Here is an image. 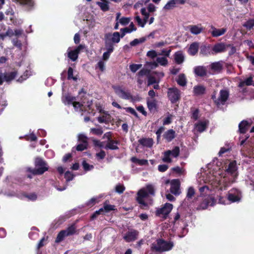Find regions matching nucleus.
Listing matches in <instances>:
<instances>
[{
  "label": "nucleus",
  "mask_w": 254,
  "mask_h": 254,
  "mask_svg": "<svg viewBox=\"0 0 254 254\" xmlns=\"http://www.w3.org/2000/svg\"><path fill=\"white\" fill-rule=\"evenodd\" d=\"M173 205L169 203H166L164 205L156 211V215L160 217L166 218L171 211Z\"/></svg>",
  "instance_id": "8"
},
{
  "label": "nucleus",
  "mask_w": 254,
  "mask_h": 254,
  "mask_svg": "<svg viewBox=\"0 0 254 254\" xmlns=\"http://www.w3.org/2000/svg\"><path fill=\"white\" fill-rule=\"evenodd\" d=\"M136 28H135L134 24L131 22L128 27L121 29V32H122L121 37H123L126 33H131L133 31H136Z\"/></svg>",
  "instance_id": "27"
},
{
  "label": "nucleus",
  "mask_w": 254,
  "mask_h": 254,
  "mask_svg": "<svg viewBox=\"0 0 254 254\" xmlns=\"http://www.w3.org/2000/svg\"><path fill=\"white\" fill-rule=\"evenodd\" d=\"M195 73L198 76H203L206 74V70L203 66H197L194 68Z\"/></svg>",
  "instance_id": "38"
},
{
  "label": "nucleus",
  "mask_w": 254,
  "mask_h": 254,
  "mask_svg": "<svg viewBox=\"0 0 254 254\" xmlns=\"http://www.w3.org/2000/svg\"><path fill=\"white\" fill-rule=\"evenodd\" d=\"M146 10L149 14V13L154 12L156 10V7L153 4L150 3L147 6Z\"/></svg>",
  "instance_id": "52"
},
{
  "label": "nucleus",
  "mask_w": 254,
  "mask_h": 254,
  "mask_svg": "<svg viewBox=\"0 0 254 254\" xmlns=\"http://www.w3.org/2000/svg\"><path fill=\"white\" fill-rule=\"evenodd\" d=\"M82 165L85 171H89L93 168V165L88 164L87 162H86L84 161H83L82 162Z\"/></svg>",
  "instance_id": "56"
},
{
  "label": "nucleus",
  "mask_w": 254,
  "mask_h": 254,
  "mask_svg": "<svg viewBox=\"0 0 254 254\" xmlns=\"http://www.w3.org/2000/svg\"><path fill=\"white\" fill-rule=\"evenodd\" d=\"M215 171L213 172L212 173V174H211L210 175L207 177L206 179L204 180V179H202V181H204V183H206L207 182L210 183L211 185L214 186L215 187H219L220 189H222V186L221 184H220V183H218V180L219 179H217V181H216V179L215 177Z\"/></svg>",
  "instance_id": "17"
},
{
  "label": "nucleus",
  "mask_w": 254,
  "mask_h": 254,
  "mask_svg": "<svg viewBox=\"0 0 254 254\" xmlns=\"http://www.w3.org/2000/svg\"><path fill=\"white\" fill-rule=\"evenodd\" d=\"M106 148L111 149H116L117 148V143L113 141H110L107 144Z\"/></svg>",
  "instance_id": "53"
},
{
  "label": "nucleus",
  "mask_w": 254,
  "mask_h": 254,
  "mask_svg": "<svg viewBox=\"0 0 254 254\" xmlns=\"http://www.w3.org/2000/svg\"><path fill=\"white\" fill-rule=\"evenodd\" d=\"M113 88L114 90L115 93L120 97L123 99H129L130 97V95L128 93H127L124 91L120 86H113Z\"/></svg>",
  "instance_id": "20"
},
{
  "label": "nucleus",
  "mask_w": 254,
  "mask_h": 254,
  "mask_svg": "<svg viewBox=\"0 0 254 254\" xmlns=\"http://www.w3.org/2000/svg\"><path fill=\"white\" fill-rule=\"evenodd\" d=\"M155 192L154 187L152 185H147L145 188L141 189L137 193V200L142 205V207H145L147 204L145 202V199L147 198L149 194L154 195Z\"/></svg>",
  "instance_id": "2"
},
{
  "label": "nucleus",
  "mask_w": 254,
  "mask_h": 254,
  "mask_svg": "<svg viewBox=\"0 0 254 254\" xmlns=\"http://www.w3.org/2000/svg\"><path fill=\"white\" fill-rule=\"evenodd\" d=\"M158 54L156 52V51L154 50L149 51L147 53V56L152 59L156 57Z\"/></svg>",
  "instance_id": "59"
},
{
  "label": "nucleus",
  "mask_w": 254,
  "mask_h": 254,
  "mask_svg": "<svg viewBox=\"0 0 254 254\" xmlns=\"http://www.w3.org/2000/svg\"><path fill=\"white\" fill-rule=\"evenodd\" d=\"M107 38L113 43H118L120 41V34L119 32H114L112 34H108L107 36Z\"/></svg>",
  "instance_id": "29"
},
{
  "label": "nucleus",
  "mask_w": 254,
  "mask_h": 254,
  "mask_svg": "<svg viewBox=\"0 0 254 254\" xmlns=\"http://www.w3.org/2000/svg\"><path fill=\"white\" fill-rule=\"evenodd\" d=\"M164 136L168 141H170L175 138V131L173 129H169L165 132Z\"/></svg>",
  "instance_id": "36"
},
{
  "label": "nucleus",
  "mask_w": 254,
  "mask_h": 254,
  "mask_svg": "<svg viewBox=\"0 0 254 254\" xmlns=\"http://www.w3.org/2000/svg\"><path fill=\"white\" fill-rule=\"evenodd\" d=\"M73 106L74 107V109L78 111V109H79L80 111H83V109H85V107L86 106H87V107L89 108V109H90V106L92 105V102L91 101L90 103H88L87 105H81L79 102L74 101L72 104Z\"/></svg>",
  "instance_id": "32"
},
{
  "label": "nucleus",
  "mask_w": 254,
  "mask_h": 254,
  "mask_svg": "<svg viewBox=\"0 0 254 254\" xmlns=\"http://www.w3.org/2000/svg\"><path fill=\"white\" fill-rule=\"evenodd\" d=\"M198 47L199 44L198 43H193L190 45L188 49L189 54L192 56L195 55L198 52Z\"/></svg>",
  "instance_id": "28"
},
{
  "label": "nucleus",
  "mask_w": 254,
  "mask_h": 254,
  "mask_svg": "<svg viewBox=\"0 0 254 254\" xmlns=\"http://www.w3.org/2000/svg\"><path fill=\"white\" fill-rule=\"evenodd\" d=\"M48 238V236L46 238L44 237L40 240L37 247L38 250L46 245V244L47 243Z\"/></svg>",
  "instance_id": "49"
},
{
  "label": "nucleus",
  "mask_w": 254,
  "mask_h": 254,
  "mask_svg": "<svg viewBox=\"0 0 254 254\" xmlns=\"http://www.w3.org/2000/svg\"><path fill=\"white\" fill-rule=\"evenodd\" d=\"M146 41V38L142 37L140 39H135L130 43L131 46H135L139 44L143 43Z\"/></svg>",
  "instance_id": "45"
},
{
  "label": "nucleus",
  "mask_w": 254,
  "mask_h": 254,
  "mask_svg": "<svg viewBox=\"0 0 254 254\" xmlns=\"http://www.w3.org/2000/svg\"><path fill=\"white\" fill-rule=\"evenodd\" d=\"M178 83L181 86H185L186 84V79L184 74H180L177 79Z\"/></svg>",
  "instance_id": "44"
},
{
  "label": "nucleus",
  "mask_w": 254,
  "mask_h": 254,
  "mask_svg": "<svg viewBox=\"0 0 254 254\" xmlns=\"http://www.w3.org/2000/svg\"><path fill=\"white\" fill-rule=\"evenodd\" d=\"M174 58L175 62L178 64H182L185 59L184 55L182 52L181 51H178L176 53H175L174 55Z\"/></svg>",
  "instance_id": "34"
},
{
  "label": "nucleus",
  "mask_w": 254,
  "mask_h": 254,
  "mask_svg": "<svg viewBox=\"0 0 254 254\" xmlns=\"http://www.w3.org/2000/svg\"><path fill=\"white\" fill-rule=\"evenodd\" d=\"M252 83V77H250L244 81L240 82L239 86V87H242L245 85H250Z\"/></svg>",
  "instance_id": "48"
},
{
  "label": "nucleus",
  "mask_w": 254,
  "mask_h": 254,
  "mask_svg": "<svg viewBox=\"0 0 254 254\" xmlns=\"http://www.w3.org/2000/svg\"><path fill=\"white\" fill-rule=\"evenodd\" d=\"M76 232V227L74 224L68 227L66 229L61 231L58 234L55 240V243H59L63 241L65 237L71 236Z\"/></svg>",
  "instance_id": "5"
},
{
  "label": "nucleus",
  "mask_w": 254,
  "mask_h": 254,
  "mask_svg": "<svg viewBox=\"0 0 254 254\" xmlns=\"http://www.w3.org/2000/svg\"><path fill=\"white\" fill-rule=\"evenodd\" d=\"M97 4L104 11H106L109 9V2L106 0H100L97 2Z\"/></svg>",
  "instance_id": "33"
},
{
  "label": "nucleus",
  "mask_w": 254,
  "mask_h": 254,
  "mask_svg": "<svg viewBox=\"0 0 254 254\" xmlns=\"http://www.w3.org/2000/svg\"><path fill=\"white\" fill-rule=\"evenodd\" d=\"M139 141L141 144L148 147H151L153 144V141L151 138H143L140 139Z\"/></svg>",
  "instance_id": "37"
},
{
  "label": "nucleus",
  "mask_w": 254,
  "mask_h": 254,
  "mask_svg": "<svg viewBox=\"0 0 254 254\" xmlns=\"http://www.w3.org/2000/svg\"><path fill=\"white\" fill-rule=\"evenodd\" d=\"M125 190V187L123 185H118L116 187V190L118 193H122Z\"/></svg>",
  "instance_id": "61"
},
{
  "label": "nucleus",
  "mask_w": 254,
  "mask_h": 254,
  "mask_svg": "<svg viewBox=\"0 0 254 254\" xmlns=\"http://www.w3.org/2000/svg\"><path fill=\"white\" fill-rule=\"evenodd\" d=\"M205 90V87L201 85L195 86L193 88V92L194 94L196 95L203 94L204 93Z\"/></svg>",
  "instance_id": "40"
},
{
  "label": "nucleus",
  "mask_w": 254,
  "mask_h": 254,
  "mask_svg": "<svg viewBox=\"0 0 254 254\" xmlns=\"http://www.w3.org/2000/svg\"><path fill=\"white\" fill-rule=\"evenodd\" d=\"M138 232L134 229L128 230L124 236L123 239L127 242H130L136 240L138 236Z\"/></svg>",
  "instance_id": "12"
},
{
  "label": "nucleus",
  "mask_w": 254,
  "mask_h": 254,
  "mask_svg": "<svg viewBox=\"0 0 254 254\" xmlns=\"http://www.w3.org/2000/svg\"><path fill=\"white\" fill-rule=\"evenodd\" d=\"M90 131L94 134L100 135L103 133V131L101 128H92L90 129Z\"/></svg>",
  "instance_id": "54"
},
{
  "label": "nucleus",
  "mask_w": 254,
  "mask_h": 254,
  "mask_svg": "<svg viewBox=\"0 0 254 254\" xmlns=\"http://www.w3.org/2000/svg\"><path fill=\"white\" fill-rule=\"evenodd\" d=\"M131 160L132 162L138 165H145L148 164V161L145 159H138L136 157H132Z\"/></svg>",
  "instance_id": "42"
},
{
  "label": "nucleus",
  "mask_w": 254,
  "mask_h": 254,
  "mask_svg": "<svg viewBox=\"0 0 254 254\" xmlns=\"http://www.w3.org/2000/svg\"><path fill=\"white\" fill-rule=\"evenodd\" d=\"M228 200H227L226 199L224 198L223 197L219 196L218 197V203L221 204H228L227 202Z\"/></svg>",
  "instance_id": "64"
},
{
  "label": "nucleus",
  "mask_w": 254,
  "mask_h": 254,
  "mask_svg": "<svg viewBox=\"0 0 254 254\" xmlns=\"http://www.w3.org/2000/svg\"><path fill=\"white\" fill-rule=\"evenodd\" d=\"M200 53L204 56L210 54V47L206 46H202L200 48Z\"/></svg>",
  "instance_id": "47"
},
{
  "label": "nucleus",
  "mask_w": 254,
  "mask_h": 254,
  "mask_svg": "<svg viewBox=\"0 0 254 254\" xmlns=\"http://www.w3.org/2000/svg\"><path fill=\"white\" fill-rule=\"evenodd\" d=\"M78 139L82 143H87V138L85 135L83 134H80L78 135Z\"/></svg>",
  "instance_id": "60"
},
{
  "label": "nucleus",
  "mask_w": 254,
  "mask_h": 254,
  "mask_svg": "<svg viewBox=\"0 0 254 254\" xmlns=\"http://www.w3.org/2000/svg\"><path fill=\"white\" fill-rule=\"evenodd\" d=\"M115 206L105 203L103 208H100L98 211H96V212L92 215V217H96V215L103 214L104 213L108 212L111 210L115 209Z\"/></svg>",
  "instance_id": "19"
},
{
  "label": "nucleus",
  "mask_w": 254,
  "mask_h": 254,
  "mask_svg": "<svg viewBox=\"0 0 254 254\" xmlns=\"http://www.w3.org/2000/svg\"><path fill=\"white\" fill-rule=\"evenodd\" d=\"M180 154V148L179 147H174L172 150H168L163 153L162 161L166 163H171L174 158L178 157Z\"/></svg>",
  "instance_id": "6"
},
{
  "label": "nucleus",
  "mask_w": 254,
  "mask_h": 254,
  "mask_svg": "<svg viewBox=\"0 0 254 254\" xmlns=\"http://www.w3.org/2000/svg\"><path fill=\"white\" fill-rule=\"evenodd\" d=\"M121 13L118 12L116 14V21H119L120 24L122 25H126L128 24L130 21V18L129 17H121Z\"/></svg>",
  "instance_id": "23"
},
{
  "label": "nucleus",
  "mask_w": 254,
  "mask_h": 254,
  "mask_svg": "<svg viewBox=\"0 0 254 254\" xmlns=\"http://www.w3.org/2000/svg\"><path fill=\"white\" fill-rule=\"evenodd\" d=\"M141 13L144 16L143 20H142L138 16H135V19L138 25L143 27L147 22V19L149 17V14L148 12H147L146 9L145 8H141Z\"/></svg>",
  "instance_id": "13"
},
{
  "label": "nucleus",
  "mask_w": 254,
  "mask_h": 254,
  "mask_svg": "<svg viewBox=\"0 0 254 254\" xmlns=\"http://www.w3.org/2000/svg\"><path fill=\"white\" fill-rule=\"evenodd\" d=\"M210 66L213 72L220 71L222 68V65L220 62L212 63L210 64Z\"/></svg>",
  "instance_id": "41"
},
{
  "label": "nucleus",
  "mask_w": 254,
  "mask_h": 254,
  "mask_svg": "<svg viewBox=\"0 0 254 254\" xmlns=\"http://www.w3.org/2000/svg\"><path fill=\"white\" fill-rule=\"evenodd\" d=\"M237 176L236 163L235 161L230 163L226 171H223L220 169L215 171V177L218 180V184L222 185L223 187H226L228 182H233L234 179Z\"/></svg>",
  "instance_id": "1"
},
{
  "label": "nucleus",
  "mask_w": 254,
  "mask_h": 254,
  "mask_svg": "<svg viewBox=\"0 0 254 254\" xmlns=\"http://www.w3.org/2000/svg\"><path fill=\"white\" fill-rule=\"evenodd\" d=\"M228 46H226L223 43H218L215 45L213 48V52L214 53H220L225 51Z\"/></svg>",
  "instance_id": "25"
},
{
  "label": "nucleus",
  "mask_w": 254,
  "mask_h": 254,
  "mask_svg": "<svg viewBox=\"0 0 254 254\" xmlns=\"http://www.w3.org/2000/svg\"><path fill=\"white\" fill-rule=\"evenodd\" d=\"M97 120L100 123H106L110 121V116L107 113L103 112L102 115L98 118Z\"/></svg>",
  "instance_id": "35"
},
{
  "label": "nucleus",
  "mask_w": 254,
  "mask_h": 254,
  "mask_svg": "<svg viewBox=\"0 0 254 254\" xmlns=\"http://www.w3.org/2000/svg\"><path fill=\"white\" fill-rule=\"evenodd\" d=\"M17 72L13 70L10 72H5L2 73L0 72V85H1L3 82L7 83L10 82L17 76Z\"/></svg>",
  "instance_id": "7"
},
{
  "label": "nucleus",
  "mask_w": 254,
  "mask_h": 254,
  "mask_svg": "<svg viewBox=\"0 0 254 254\" xmlns=\"http://www.w3.org/2000/svg\"><path fill=\"white\" fill-rule=\"evenodd\" d=\"M136 109L138 111L141 113L143 115L146 116L147 113L145 111L144 108L142 106H138L136 107Z\"/></svg>",
  "instance_id": "63"
},
{
  "label": "nucleus",
  "mask_w": 254,
  "mask_h": 254,
  "mask_svg": "<svg viewBox=\"0 0 254 254\" xmlns=\"http://www.w3.org/2000/svg\"><path fill=\"white\" fill-rule=\"evenodd\" d=\"M189 29L192 34L195 35L200 33L203 30L201 25H190Z\"/></svg>",
  "instance_id": "24"
},
{
  "label": "nucleus",
  "mask_w": 254,
  "mask_h": 254,
  "mask_svg": "<svg viewBox=\"0 0 254 254\" xmlns=\"http://www.w3.org/2000/svg\"><path fill=\"white\" fill-rule=\"evenodd\" d=\"M168 94V97L172 103L177 102L180 98V91L176 88L169 89Z\"/></svg>",
  "instance_id": "14"
},
{
  "label": "nucleus",
  "mask_w": 254,
  "mask_h": 254,
  "mask_svg": "<svg viewBox=\"0 0 254 254\" xmlns=\"http://www.w3.org/2000/svg\"><path fill=\"white\" fill-rule=\"evenodd\" d=\"M170 191L175 195H179L180 193V183L179 180L174 179L172 180L171 182Z\"/></svg>",
  "instance_id": "18"
},
{
  "label": "nucleus",
  "mask_w": 254,
  "mask_h": 254,
  "mask_svg": "<svg viewBox=\"0 0 254 254\" xmlns=\"http://www.w3.org/2000/svg\"><path fill=\"white\" fill-rule=\"evenodd\" d=\"M147 64L151 68H155L158 66V64L162 66H166L168 64V60L166 57H158L156 59V62H148Z\"/></svg>",
  "instance_id": "16"
},
{
  "label": "nucleus",
  "mask_w": 254,
  "mask_h": 254,
  "mask_svg": "<svg viewBox=\"0 0 254 254\" xmlns=\"http://www.w3.org/2000/svg\"><path fill=\"white\" fill-rule=\"evenodd\" d=\"M87 146V143H82L81 144H79L76 147V149L78 151H82L86 148Z\"/></svg>",
  "instance_id": "57"
},
{
  "label": "nucleus",
  "mask_w": 254,
  "mask_h": 254,
  "mask_svg": "<svg viewBox=\"0 0 254 254\" xmlns=\"http://www.w3.org/2000/svg\"><path fill=\"white\" fill-rule=\"evenodd\" d=\"M168 168V166L167 165L163 164L160 165L158 166V170L159 171L163 172L166 171Z\"/></svg>",
  "instance_id": "62"
},
{
  "label": "nucleus",
  "mask_w": 254,
  "mask_h": 254,
  "mask_svg": "<svg viewBox=\"0 0 254 254\" xmlns=\"http://www.w3.org/2000/svg\"><path fill=\"white\" fill-rule=\"evenodd\" d=\"M226 32V29L224 28L217 29L212 27L211 33L213 37H218L223 35Z\"/></svg>",
  "instance_id": "30"
},
{
  "label": "nucleus",
  "mask_w": 254,
  "mask_h": 254,
  "mask_svg": "<svg viewBox=\"0 0 254 254\" xmlns=\"http://www.w3.org/2000/svg\"><path fill=\"white\" fill-rule=\"evenodd\" d=\"M75 100L76 99L74 97L68 94L65 95L63 98V101L65 104H72L74 101H75Z\"/></svg>",
  "instance_id": "39"
},
{
  "label": "nucleus",
  "mask_w": 254,
  "mask_h": 254,
  "mask_svg": "<svg viewBox=\"0 0 254 254\" xmlns=\"http://www.w3.org/2000/svg\"><path fill=\"white\" fill-rule=\"evenodd\" d=\"M35 169L27 168V171L33 175H42L48 170V166L46 163L41 158H36L35 161Z\"/></svg>",
  "instance_id": "3"
},
{
  "label": "nucleus",
  "mask_w": 254,
  "mask_h": 254,
  "mask_svg": "<svg viewBox=\"0 0 254 254\" xmlns=\"http://www.w3.org/2000/svg\"><path fill=\"white\" fill-rule=\"evenodd\" d=\"M113 47L112 46H110L108 49L107 51L106 52H105L103 54V59L104 60H107L109 59L110 54L113 52Z\"/></svg>",
  "instance_id": "46"
},
{
  "label": "nucleus",
  "mask_w": 254,
  "mask_h": 254,
  "mask_svg": "<svg viewBox=\"0 0 254 254\" xmlns=\"http://www.w3.org/2000/svg\"><path fill=\"white\" fill-rule=\"evenodd\" d=\"M174 247L173 242H167L163 239H158L156 244H153L152 249L158 252H163L171 250Z\"/></svg>",
  "instance_id": "4"
},
{
  "label": "nucleus",
  "mask_w": 254,
  "mask_h": 254,
  "mask_svg": "<svg viewBox=\"0 0 254 254\" xmlns=\"http://www.w3.org/2000/svg\"><path fill=\"white\" fill-rule=\"evenodd\" d=\"M194 194V189L191 187L189 188L187 194V198L188 199L191 198V197L193 196Z\"/></svg>",
  "instance_id": "55"
},
{
  "label": "nucleus",
  "mask_w": 254,
  "mask_h": 254,
  "mask_svg": "<svg viewBox=\"0 0 254 254\" xmlns=\"http://www.w3.org/2000/svg\"><path fill=\"white\" fill-rule=\"evenodd\" d=\"M243 26L248 29H251L254 27V19H250L246 22Z\"/></svg>",
  "instance_id": "50"
},
{
  "label": "nucleus",
  "mask_w": 254,
  "mask_h": 254,
  "mask_svg": "<svg viewBox=\"0 0 254 254\" xmlns=\"http://www.w3.org/2000/svg\"><path fill=\"white\" fill-rule=\"evenodd\" d=\"M208 125V122L206 121L199 122L194 126V131L199 132H203L206 129Z\"/></svg>",
  "instance_id": "21"
},
{
  "label": "nucleus",
  "mask_w": 254,
  "mask_h": 254,
  "mask_svg": "<svg viewBox=\"0 0 254 254\" xmlns=\"http://www.w3.org/2000/svg\"><path fill=\"white\" fill-rule=\"evenodd\" d=\"M68 79H72L74 80H76V78L73 75V69L71 67H69L68 69Z\"/></svg>",
  "instance_id": "58"
},
{
  "label": "nucleus",
  "mask_w": 254,
  "mask_h": 254,
  "mask_svg": "<svg viewBox=\"0 0 254 254\" xmlns=\"http://www.w3.org/2000/svg\"><path fill=\"white\" fill-rule=\"evenodd\" d=\"M147 104L150 112H155L157 109V101L154 98H147Z\"/></svg>",
  "instance_id": "22"
},
{
  "label": "nucleus",
  "mask_w": 254,
  "mask_h": 254,
  "mask_svg": "<svg viewBox=\"0 0 254 254\" xmlns=\"http://www.w3.org/2000/svg\"><path fill=\"white\" fill-rule=\"evenodd\" d=\"M217 203L216 199L213 197H210L202 202L198 207V209H206L209 206H213Z\"/></svg>",
  "instance_id": "15"
},
{
  "label": "nucleus",
  "mask_w": 254,
  "mask_h": 254,
  "mask_svg": "<svg viewBox=\"0 0 254 254\" xmlns=\"http://www.w3.org/2000/svg\"><path fill=\"white\" fill-rule=\"evenodd\" d=\"M229 93L226 90H221L219 96L216 98L215 95L212 96L214 102L217 105L223 104L228 98Z\"/></svg>",
  "instance_id": "9"
},
{
  "label": "nucleus",
  "mask_w": 254,
  "mask_h": 254,
  "mask_svg": "<svg viewBox=\"0 0 254 254\" xmlns=\"http://www.w3.org/2000/svg\"><path fill=\"white\" fill-rule=\"evenodd\" d=\"M141 66V64H132L129 65V68L132 72H135Z\"/></svg>",
  "instance_id": "51"
},
{
  "label": "nucleus",
  "mask_w": 254,
  "mask_h": 254,
  "mask_svg": "<svg viewBox=\"0 0 254 254\" xmlns=\"http://www.w3.org/2000/svg\"><path fill=\"white\" fill-rule=\"evenodd\" d=\"M84 48V46L82 45H80L74 50H72L70 48H69L67 51L68 57L72 61H76L78 58V54Z\"/></svg>",
  "instance_id": "11"
},
{
  "label": "nucleus",
  "mask_w": 254,
  "mask_h": 254,
  "mask_svg": "<svg viewBox=\"0 0 254 254\" xmlns=\"http://www.w3.org/2000/svg\"><path fill=\"white\" fill-rule=\"evenodd\" d=\"M251 124V122H249L247 121H243L241 122L239 126L240 132L241 133H245Z\"/></svg>",
  "instance_id": "26"
},
{
  "label": "nucleus",
  "mask_w": 254,
  "mask_h": 254,
  "mask_svg": "<svg viewBox=\"0 0 254 254\" xmlns=\"http://www.w3.org/2000/svg\"><path fill=\"white\" fill-rule=\"evenodd\" d=\"M240 199L241 195L238 192H237V194L230 192L228 195V200L231 202L239 201Z\"/></svg>",
  "instance_id": "31"
},
{
  "label": "nucleus",
  "mask_w": 254,
  "mask_h": 254,
  "mask_svg": "<svg viewBox=\"0 0 254 254\" xmlns=\"http://www.w3.org/2000/svg\"><path fill=\"white\" fill-rule=\"evenodd\" d=\"M186 2L187 0H170L164 5L163 9L165 11H168L179 5L184 4Z\"/></svg>",
  "instance_id": "10"
},
{
  "label": "nucleus",
  "mask_w": 254,
  "mask_h": 254,
  "mask_svg": "<svg viewBox=\"0 0 254 254\" xmlns=\"http://www.w3.org/2000/svg\"><path fill=\"white\" fill-rule=\"evenodd\" d=\"M102 196L92 198L86 203V205L89 207L93 206L95 204L99 202V199Z\"/></svg>",
  "instance_id": "43"
}]
</instances>
